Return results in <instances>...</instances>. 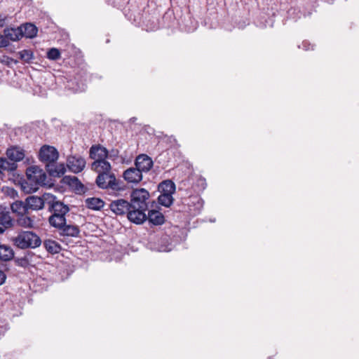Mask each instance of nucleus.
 <instances>
[{"mask_svg":"<svg viewBox=\"0 0 359 359\" xmlns=\"http://www.w3.org/2000/svg\"><path fill=\"white\" fill-rule=\"evenodd\" d=\"M48 209L51 212L48 222L51 226L58 230L61 236L68 237L79 236L80 231L78 226L67 224L65 217L69 212V208L67 205L56 200L55 196H53V200L50 203Z\"/></svg>","mask_w":359,"mask_h":359,"instance_id":"nucleus-1","label":"nucleus"},{"mask_svg":"<svg viewBox=\"0 0 359 359\" xmlns=\"http://www.w3.org/2000/svg\"><path fill=\"white\" fill-rule=\"evenodd\" d=\"M13 245L20 249H34L41 244L40 237L33 231H22L11 239Z\"/></svg>","mask_w":359,"mask_h":359,"instance_id":"nucleus-2","label":"nucleus"},{"mask_svg":"<svg viewBox=\"0 0 359 359\" xmlns=\"http://www.w3.org/2000/svg\"><path fill=\"white\" fill-rule=\"evenodd\" d=\"M96 184L100 188L109 189L115 194L126 190L123 182L117 180L113 173H100L96 178Z\"/></svg>","mask_w":359,"mask_h":359,"instance_id":"nucleus-3","label":"nucleus"},{"mask_svg":"<svg viewBox=\"0 0 359 359\" xmlns=\"http://www.w3.org/2000/svg\"><path fill=\"white\" fill-rule=\"evenodd\" d=\"M26 176L27 181L26 184H30L32 187L30 190L34 191L38 185L46 184V175L44 171L38 166H31L26 170Z\"/></svg>","mask_w":359,"mask_h":359,"instance_id":"nucleus-4","label":"nucleus"},{"mask_svg":"<svg viewBox=\"0 0 359 359\" xmlns=\"http://www.w3.org/2000/svg\"><path fill=\"white\" fill-rule=\"evenodd\" d=\"M53 200V195L46 193L41 197L31 196L26 198L28 210H41L45 205L48 207L50 203Z\"/></svg>","mask_w":359,"mask_h":359,"instance_id":"nucleus-5","label":"nucleus"},{"mask_svg":"<svg viewBox=\"0 0 359 359\" xmlns=\"http://www.w3.org/2000/svg\"><path fill=\"white\" fill-rule=\"evenodd\" d=\"M130 204L132 208H145L147 209V201L149 199V193L145 189H136L131 193Z\"/></svg>","mask_w":359,"mask_h":359,"instance_id":"nucleus-6","label":"nucleus"},{"mask_svg":"<svg viewBox=\"0 0 359 359\" xmlns=\"http://www.w3.org/2000/svg\"><path fill=\"white\" fill-rule=\"evenodd\" d=\"M183 211L187 212L190 216H195L200 213L203 202L198 196H193L184 199L183 202Z\"/></svg>","mask_w":359,"mask_h":359,"instance_id":"nucleus-7","label":"nucleus"},{"mask_svg":"<svg viewBox=\"0 0 359 359\" xmlns=\"http://www.w3.org/2000/svg\"><path fill=\"white\" fill-rule=\"evenodd\" d=\"M57 149L51 146L44 145L39 151V158L41 161L47 163H55L58 158Z\"/></svg>","mask_w":359,"mask_h":359,"instance_id":"nucleus-8","label":"nucleus"},{"mask_svg":"<svg viewBox=\"0 0 359 359\" xmlns=\"http://www.w3.org/2000/svg\"><path fill=\"white\" fill-rule=\"evenodd\" d=\"M110 210L116 215L128 214L130 208H132L130 203L125 199L112 201L109 205Z\"/></svg>","mask_w":359,"mask_h":359,"instance_id":"nucleus-9","label":"nucleus"},{"mask_svg":"<svg viewBox=\"0 0 359 359\" xmlns=\"http://www.w3.org/2000/svg\"><path fill=\"white\" fill-rule=\"evenodd\" d=\"M67 165L74 173L81 172L86 166V160L80 156H70L67 158Z\"/></svg>","mask_w":359,"mask_h":359,"instance_id":"nucleus-10","label":"nucleus"},{"mask_svg":"<svg viewBox=\"0 0 359 359\" xmlns=\"http://www.w3.org/2000/svg\"><path fill=\"white\" fill-rule=\"evenodd\" d=\"M147 209L145 208H130L127 217L128 219L133 223L136 224H142L144 221L147 220V215L145 211Z\"/></svg>","mask_w":359,"mask_h":359,"instance_id":"nucleus-11","label":"nucleus"},{"mask_svg":"<svg viewBox=\"0 0 359 359\" xmlns=\"http://www.w3.org/2000/svg\"><path fill=\"white\" fill-rule=\"evenodd\" d=\"M135 165L142 173L147 172L152 168L153 161L147 155L140 154L136 158Z\"/></svg>","mask_w":359,"mask_h":359,"instance_id":"nucleus-12","label":"nucleus"},{"mask_svg":"<svg viewBox=\"0 0 359 359\" xmlns=\"http://www.w3.org/2000/svg\"><path fill=\"white\" fill-rule=\"evenodd\" d=\"M123 177L128 183L137 184L142 180V172L136 167L126 170Z\"/></svg>","mask_w":359,"mask_h":359,"instance_id":"nucleus-13","label":"nucleus"},{"mask_svg":"<svg viewBox=\"0 0 359 359\" xmlns=\"http://www.w3.org/2000/svg\"><path fill=\"white\" fill-rule=\"evenodd\" d=\"M108 154V150L100 144L93 145L89 151L90 158L95 161L104 160L107 158Z\"/></svg>","mask_w":359,"mask_h":359,"instance_id":"nucleus-14","label":"nucleus"},{"mask_svg":"<svg viewBox=\"0 0 359 359\" xmlns=\"http://www.w3.org/2000/svg\"><path fill=\"white\" fill-rule=\"evenodd\" d=\"M62 182L68 185L77 193H81L84 191L83 185L75 176L66 175L62 178Z\"/></svg>","mask_w":359,"mask_h":359,"instance_id":"nucleus-15","label":"nucleus"},{"mask_svg":"<svg viewBox=\"0 0 359 359\" xmlns=\"http://www.w3.org/2000/svg\"><path fill=\"white\" fill-rule=\"evenodd\" d=\"M91 168L98 173H111V166L110 163L106 160L95 161L91 164Z\"/></svg>","mask_w":359,"mask_h":359,"instance_id":"nucleus-16","label":"nucleus"},{"mask_svg":"<svg viewBox=\"0 0 359 359\" xmlns=\"http://www.w3.org/2000/svg\"><path fill=\"white\" fill-rule=\"evenodd\" d=\"M6 156L13 163L20 161L25 157L24 150L19 147H13L6 151Z\"/></svg>","mask_w":359,"mask_h":359,"instance_id":"nucleus-17","label":"nucleus"},{"mask_svg":"<svg viewBox=\"0 0 359 359\" xmlns=\"http://www.w3.org/2000/svg\"><path fill=\"white\" fill-rule=\"evenodd\" d=\"M46 171L52 177H60L64 175L66 168L63 163L55 164V163H47L46 165Z\"/></svg>","mask_w":359,"mask_h":359,"instance_id":"nucleus-18","label":"nucleus"},{"mask_svg":"<svg viewBox=\"0 0 359 359\" xmlns=\"http://www.w3.org/2000/svg\"><path fill=\"white\" fill-rule=\"evenodd\" d=\"M4 34L8 41L9 40L16 41L22 37V27H8L4 30Z\"/></svg>","mask_w":359,"mask_h":359,"instance_id":"nucleus-19","label":"nucleus"},{"mask_svg":"<svg viewBox=\"0 0 359 359\" xmlns=\"http://www.w3.org/2000/svg\"><path fill=\"white\" fill-rule=\"evenodd\" d=\"M147 217V219L149 220V222L154 225L163 224L165 221L163 215L161 212L156 210H149Z\"/></svg>","mask_w":359,"mask_h":359,"instance_id":"nucleus-20","label":"nucleus"},{"mask_svg":"<svg viewBox=\"0 0 359 359\" xmlns=\"http://www.w3.org/2000/svg\"><path fill=\"white\" fill-rule=\"evenodd\" d=\"M85 203L87 208L94 210H100L104 205V202L102 199L95 197L86 198Z\"/></svg>","mask_w":359,"mask_h":359,"instance_id":"nucleus-21","label":"nucleus"},{"mask_svg":"<svg viewBox=\"0 0 359 359\" xmlns=\"http://www.w3.org/2000/svg\"><path fill=\"white\" fill-rule=\"evenodd\" d=\"M22 27V36L32 39L37 34V27L32 23H25Z\"/></svg>","mask_w":359,"mask_h":359,"instance_id":"nucleus-22","label":"nucleus"},{"mask_svg":"<svg viewBox=\"0 0 359 359\" xmlns=\"http://www.w3.org/2000/svg\"><path fill=\"white\" fill-rule=\"evenodd\" d=\"M14 257L13 249L5 245H0V260L9 261Z\"/></svg>","mask_w":359,"mask_h":359,"instance_id":"nucleus-23","label":"nucleus"},{"mask_svg":"<svg viewBox=\"0 0 359 359\" xmlns=\"http://www.w3.org/2000/svg\"><path fill=\"white\" fill-rule=\"evenodd\" d=\"M11 208L13 212L18 213V215L25 214L28 210L26 201L22 202L21 201H17L12 203Z\"/></svg>","mask_w":359,"mask_h":359,"instance_id":"nucleus-24","label":"nucleus"},{"mask_svg":"<svg viewBox=\"0 0 359 359\" xmlns=\"http://www.w3.org/2000/svg\"><path fill=\"white\" fill-rule=\"evenodd\" d=\"M14 221L11 217L9 212H0V225L5 229L13 226Z\"/></svg>","mask_w":359,"mask_h":359,"instance_id":"nucleus-25","label":"nucleus"},{"mask_svg":"<svg viewBox=\"0 0 359 359\" xmlns=\"http://www.w3.org/2000/svg\"><path fill=\"white\" fill-rule=\"evenodd\" d=\"M159 188L161 189V194H169L172 195L175 191V185L170 180H166L161 183Z\"/></svg>","mask_w":359,"mask_h":359,"instance_id":"nucleus-26","label":"nucleus"},{"mask_svg":"<svg viewBox=\"0 0 359 359\" xmlns=\"http://www.w3.org/2000/svg\"><path fill=\"white\" fill-rule=\"evenodd\" d=\"M18 226L25 228H31L34 225V221L31 217L25 215V214L20 215V217L16 220Z\"/></svg>","mask_w":359,"mask_h":359,"instance_id":"nucleus-27","label":"nucleus"},{"mask_svg":"<svg viewBox=\"0 0 359 359\" xmlns=\"http://www.w3.org/2000/svg\"><path fill=\"white\" fill-rule=\"evenodd\" d=\"M43 245L46 250L52 254L59 252L61 249L60 245L53 240L45 241Z\"/></svg>","mask_w":359,"mask_h":359,"instance_id":"nucleus-28","label":"nucleus"},{"mask_svg":"<svg viewBox=\"0 0 359 359\" xmlns=\"http://www.w3.org/2000/svg\"><path fill=\"white\" fill-rule=\"evenodd\" d=\"M158 201L161 205L165 207H170L173 202V198L172 195L169 194H161L158 198Z\"/></svg>","mask_w":359,"mask_h":359,"instance_id":"nucleus-29","label":"nucleus"},{"mask_svg":"<svg viewBox=\"0 0 359 359\" xmlns=\"http://www.w3.org/2000/svg\"><path fill=\"white\" fill-rule=\"evenodd\" d=\"M20 59L26 63H29L34 58L33 52L30 50H22L18 52Z\"/></svg>","mask_w":359,"mask_h":359,"instance_id":"nucleus-30","label":"nucleus"},{"mask_svg":"<svg viewBox=\"0 0 359 359\" xmlns=\"http://www.w3.org/2000/svg\"><path fill=\"white\" fill-rule=\"evenodd\" d=\"M0 168L5 170H14L16 168V165L15 163L9 162L5 158H0Z\"/></svg>","mask_w":359,"mask_h":359,"instance_id":"nucleus-31","label":"nucleus"},{"mask_svg":"<svg viewBox=\"0 0 359 359\" xmlns=\"http://www.w3.org/2000/svg\"><path fill=\"white\" fill-rule=\"evenodd\" d=\"M47 57L52 60H58L60 57V52L57 48H52L47 52Z\"/></svg>","mask_w":359,"mask_h":359,"instance_id":"nucleus-32","label":"nucleus"},{"mask_svg":"<svg viewBox=\"0 0 359 359\" xmlns=\"http://www.w3.org/2000/svg\"><path fill=\"white\" fill-rule=\"evenodd\" d=\"M73 84V82L69 83L68 87L69 88L72 89L74 93L84 91L86 87V85L84 83H81V84L78 85L76 88L72 86Z\"/></svg>","mask_w":359,"mask_h":359,"instance_id":"nucleus-33","label":"nucleus"},{"mask_svg":"<svg viewBox=\"0 0 359 359\" xmlns=\"http://www.w3.org/2000/svg\"><path fill=\"white\" fill-rule=\"evenodd\" d=\"M9 44V41L7 40L4 35L0 34V47H6Z\"/></svg>","mask_w":359,"mask_h":359,"instance_id":"nucleus-34","label":"nucleus"},{"mask_svg":"<svg viewBox=\"0 0 359 359\" xmlns=\"http://www.w3.org/2000/svg\"><path fill=\"white\" fill-rule=\"evenodd\" d=\"M6 279V276L5 273L0 270V285L4 283L5 280Z\"/></svg>","mask_w":359,"mask_h":359,"instance_id":"nucleus-35","label":"nucleus"},{"mask_svg":"<svg viewBox=\"0 0 359 359\" xmlns=\"http://www.w3.org/2000/svg\"><path fill=\"white\" fill-rule=\"evenodd\" d=\"M6 16L4 15H0V27H4L6 24Z\"/></svg>","mask_w":359,"mask_h":359,"instance_id":"nucleus-36","label":"nucleus"},{"mask_svg":"<svg viewBox=\"0 0 359 359\" xmlns=\"http://www.w3.org/2000/svg\"><path fill=\"white\" fill-rule=\"evenodd\" d=\"M309 46H310V44L306 41H304L302 43L303 48L306 50H308L309 49Z\"/></svg>","mask_w":359,"mask_h":359,"instance_id":"nucleus-37","label":"nucleus"},{"mask_svg":"<svg viewBox=\"0 0 359 359\" xmlns=\"http://www.w3.org/2000/svg\"><path fill=\"white\" fill-rule=\"evenodd\" d=\"M5 231V229L0 225V234L3 233Z\"/></svg>","mask_w":359,"mask_h":359,"instance_id":"nucleus-38","label":"nucleus"}]
</instances>
